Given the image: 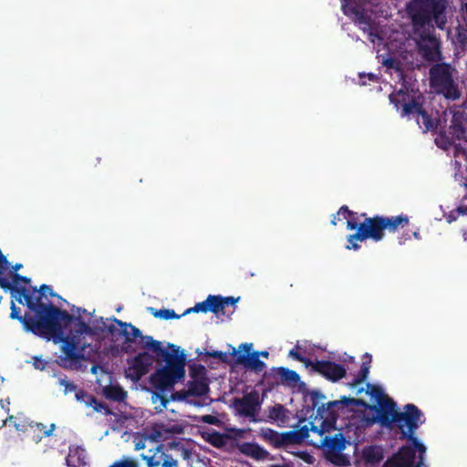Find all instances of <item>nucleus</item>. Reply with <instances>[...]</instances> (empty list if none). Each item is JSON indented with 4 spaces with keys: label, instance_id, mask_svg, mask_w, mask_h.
I'll return each instance as SVG.
<instances>
[{
    "label": "nucleus",
    "instance_id": "24",
    "mask_svg": "<svg viewBox=\"0 0 467 467\" xmlns=\"http://www.w3.org/2000/svg\"><path fill=\"white\" fill-rule=\"evenodd\" d=\"M362 459L366 464H378L383 459L382 449L378 446H367L362 450Z\"/></svg>",
    "mask_w": 467,
    "mask_h": 467
},
{
    "label": "nucleus",
    "instance_id": "9",
    "mask_svg": "<svg viewBox=\"0 0 467 467\" xmlns=\"http://www.w3.org/2000/svg\"><path fill=\"white\" fill-rule=\"evenodd\" d=\"M261 404L262 401L256 390H252L244 394L242 398H235L234 400V406L237 413L249 418L253 422L261 421V420L256 417L261 409Z\"/></svg>",
    "mask_w": 467,
    "mask_h": 467
},
{
    "label": "nucleus",
    "instance_id": "13",
    "mask_svg": "<svg viewBox=\"0 0 467 467\" xmlns=\"http://www.w3.org/2000/svg\"><path fill=\"white\" fill-rule=\"evenodd\" d=\"M413 446H402L392 459L407 467L423 466L425 451L421 452L414 444Z\"/></svg>",
    "mask_w": 467,
    "mask_h": 467
},
{
    "label": "nucleus",
    "instance_id": "50",
    "mask_svg": "<svg viewBox=\"0 0 467 467\" xmlns=\"http://www.w3.org/2000/svg\"><path fill=\"white\" fill-rule=\"evenodd\" d=\"M177 461L171 455H165V459L161 464L162 467H177Z\"/></svg>",
    "mask_w": 467,
    "mask_h": 467
},
{
    "label": "nucleus",
    "instance_id": "52",
    "mask_svg": "<svg viewBox=\"0 0 467 467\" xmlns=\"http://www.w3.org/2000/svg\"><path fill=\"white\" fill-rule=\"evenodd\" d=\"M383 65L388 68H399L398 61L393 57H389L383 61Z\"/></svg>",
    "mask_w": 467,
    "mask_h": 467
},
{
    "label": "nucleus",
    "instance_id": "37",
    "mask_svg": "<svg viewBox=\"0 0 467 467\" xmlns=\"http://www.w3.org/2000/svg\"><path fill=\"white\" fill-rule=\"evenodd\" d=\"M325 400H326V396L321 391H319V390L311 391L310 401H311V407L313 410L314 409L317 410V407H319L322 404L321 402Z\"/></svg>",
    "mask_w": 467,
    "mask_h": 467
},
{
    "label": "nucleus",
    "instance_id": "28",
    "mask_svg": "<svg viewBox=\"0 0 467 467\" xmlns=\"http://www.w3.org/2000/svg\"><path fill=\"white\" fill-rule=\"evenodd\" d=\"M371 364V355L366 353L358 375L354 378L351 386H357L365 381L368 376Z\"/></svg>",
    "mask_w": 467,
    "mask_h": 467
},
{
    "label": "nucleus",
    "instance_id": "12",
    "mask_svg": "<svg viewBox=\"0 0 467 467\" xmlns=\"http://www.w3.org/2000/svg\"><path fill=\"white\" fill-rule=\"evenodd\" d=\"M409 95L401 90L396 94L389 95V101L399 110L401 106V117H407L411 114H419L421 112L423 106L421 103L416 101L413 98L407 101Z\"/></svg>",
    "mask_w": 467,
    "mask_h": 467
},
{
    "label": "nucleus",
    "instance_id": "11",
    "mask_svg": "<svg viewBox=\"0 0 467 467\" xmlns=\"http://www.w3.org/2000/svg\"><path fill=\"white\" fill-rule=\"evenodd\" d=\"M153 363V357L144 351L136 355L130 361L127 370V376L133 380H140L141 377L150 371Z\"/></svg>",
    "mask_w": 467,
    "mask_h": 467
},
{
    "label": "nucleus",
    "instance_id": "56",
    "mask_svg": "<svg viewBox=\"0 0 467 467\" xmlns=\"http://www.w3.org/2000/svg\"><path fill=\"white\" fill-rule=\"evenodd\" d=\"M253 348V344L252 343H242L240 346H239V350H243L244 352H246V355H250V351Z\"/></svg>",
    "mask_w": 467,
    "mask_h": 467
},
{
    "label": "nucleus",
    "instance_id": "42",
    "mask_svg": "<svg viewBox=\"0 0 467 467\" xmlns=\"http://www.w3.org/2000/svg\"><path fill=\"white\" fill-rule=\"evenodd\" d=\"M58 384L64 387V393L67 394L77 389V385L67 379V376L58 379Z\"/></svg>",
    "mask_w": 467,
    "mask_h": 467
},
{
    "label": "nucleus",
    "instance_id": "64",
    "mask_svg": "<svg viewBox=\"0 0 467 467\" xmlns=\"http://www.w3.org/2000/svg\"><path fill=\"white\" fill-rule=\"evenodd\" d=\"M340 216H341V215H337V213H336V214H333V215H332V219H331V224H332V225H337V221H339V220H340Z\"/></svg>",
    "mask_w": 467,
    "mask_h": 467
},
{
    "label": "nucleus",
    "instance_id": "39",
    "mask_svg": "<svg viewBox=\"0 0 467 467\" xmlns=\"http://www.w3.org/2000/svg\"><path fill=\"white\" fill-rule=\"evenodd\" d=\"M208 311H209V306H208L207 298H206L204 301L197 303L193 307L186 309L182 316H185V315L192 313V312L207 313Z\"/></svg>",
    "mask_w": 467,
    "mask_h": 467
},
{
    "label": "nucleus",
    "instance_id": "10",
    "mask_svg": "<svg viewBox=\"0 0 467 467\" xmlns=\"http://www.w3.org/2000/svg\"><path fill=\"white\" fill-rule=\"evenodd\" d=\"M311 370L321 375L331 382H337L347 375L345 367L341 364L330 360H315L313 361Z\"/></svg>",
    "mask_w": 467,
    "mask_h": 467
},
{
    "label": "nucleus",
    "instance_id": "21",
    "mask_svg": "<svg viewBox=\"0 0 467 467\" xmlns=\"http://www.w3.org/2000/svg\"><path fill=\"white\" fill-rule=\"evenodd\" d=\"M449 130L455 140L467 141V131L462 115H453Z\"/></svg>",
    "mask_w": 467,
    "mask_h": 467
},
{
    "label": "nucleus",
    "instance_id": "59",
    "mask_svg": "<svg viewBox=\"0 0 467 467\" xmlns=\"http://www.w3.org/2000/svg\"><path fill=\"white\" fill-rule=\"evenodd\" d=\"M0 286L2 288H11L12 287V283H10L5 278L0 277Z\"/></svg>",
    "mask_w": 467,
    "mask_h": 467
},
{
    "label": "nucleus",
    "instance_id": "48",
    "mask_svg": "<svg viewBox=\"0 0 467 467\" xmlns=\"http://www.w3.org/2000/svg\"><path fill=\"white\" fill-rule=\"evenodd\" d=\"M109 467H138V464L131 460H125L120 462H116L111 464Z\"/></svg>",
    "mask_w": 467,
    "mask_h": 467
},
{
    "label": "nucleus",
    "instance_id": "4",
    "mask_svg": "<svg viewBox=\"0 0 467 467\" xmlns=\"http://www.w3.org/2000/svg\"><path fill=\"white\" fill-rule=\"evenodd\" d=\"M364 220L358 230L347 237L348 244L346 248L348 250H358L360 245L358 242H363L368 239H372L374 242L381 241L385 236V231L389 233H395L399 228H403L409 225V217L405 214H400L397 216H382L375 215L368 217L367 213H363L359 215Z\"/></svg>",
    "mask_w": 467,
    "mask_h": 467
},
{
    "label": "nucleus",
    "instance_id": "14",
    "mask_svg": "<svg viewBox=\"0 0 467 467\" xmlns=\"http://www.w3.org/2000/svg\"><path fill=\"white\" fill-rule=\"evenodd\" d=\"M232 355L236 356V364L243 365L247 369L256 373H260L266 368V364L259 359L258 351H254L250 355H246L244 353L237 354L236 349L233 348Z\"/></svg>",
    "mask_w": 467,
    "mask_h": 467
},
{
    "label": "nucleus",
    "instance_id": "47",
    "mask_svg": "<svg viewBox=\"0 0 467 467\" xmlns=\"http://www.w3.org/2000/svg\"><path fill=\"white\" fill-rule=\"evenodd\" d=\"M228 431H229V433H227L226 435H231L232 436L231 439H237V438H243L244 436V434L246 433L247 430L233 428V429H230Z\"/></svg>",
    "mask_w": 467,
    "mask_h": 467
},
{
    "label": "nucleus",
    "instance_id": "63",
    "mask_svg": "<svg viewBox=\"0 0 467 467\" xmlns=\"http://www.w3.org/2000/svg\"><path fill=\"white\" fill-rule=\"evenodd\" d=\"M5 401H6V404H5V400H0V405H1V407H2L4 410H5L8 412V411H9V404H10V402H9V400H5Z\"/></svg>",
    "mask_w": 467,
    "mask_h": 467
},
{
    "label": "nucleus",
    "instance_id": "19",
    "mask_svg": "<svg viewBox=\"0 0 467 467\" xmlns=\"http://www.w3.org/2000/svg\"><path fill=\"white\" fill-rule=\"evenodd\" d=\"M347 441L342 433L338 432L333 437L326 436L322 441L327 455L334 452H341L346 449Z\"/></svg>",
    "mask_w": 467,
    "mask_h": 467
},
{
    "label": "nucleus",
    "instance_id": "3",
    "mask_svg": "<svg viewBox=\"0 0 467 467\" xmlns=\"http://www.w3.org/2000/svg\"><path fill=\"white\" fill-rule=\"evenodd\" d=\"M146 346L155 354L158 361H164L165 365L157 368L149 378V383L154 389V395L166 408L170 400L165 396L166 391L173 389L174 385L185 378V366L187 357L180 347L168 343L167 348L161 341L153 337H146Z\"/></svg>",
    "mask_w": 467,
    "mask_h": 467
},
{
    "label": "nucleus",
    "instance_id": "31",
    "mask_svg": "<svg viewBox=\"0 0 467 467\" xmlns=\"http://www.w3.org/2000/svg\"><path fill=\"white\" fill-rule=\"evenodd\" d=\"M417 122L420 125L422 124L425 132L436 128L432 118L424 109H422L421 112L418 114Z\"/></svg>",
    "mask_w": 467,
    "mask_h": 467
},
{
    "label": "nucleus",
    "instance_id": "43",
    "mask_svg": "<svg viewBox=\"0 0 467 467\" xmlns=\"http://www.w3.org/2000/svg\"><path fill=\"white\" fill-rule=\"evenodd\" d=\"M456 39L462 48L467 47V28L459 26L457 28Z\"/></svg>",
    "mask_w": 467,
    "mask_h": 467
},
{
    "label": "nucleus",
    "instance_id": "23",
    "mask_svg": "<svg viewBox=\"0 0 467 467\" xmlns=\"http://www.w3.org/2000/svg\"><path fill=\"white\" fill-rule=\"evenodd\" d=\"M187 386V393L191 397H202L210 390L208 379H191Z\"/></svg>",
    "mask_w": 467,
    "mask_h": 467
},
{
    "label": "nucleus",
    "instance_id": "60",
    "mask_svg": "<svg viewBox=\"0 0 467 467\" xmlns=\"http://www.w3.org/2000/svg\"><path fill=\"white\" fill-rule=\"evenodd\" d=\"M148 467H158L160 465L159 461H154L152 457L149 458L147 461Z\"/></svg>",
    "mask_w": 467,
    "mask_h": 467
},
{
    "label": "nucleus",
    "instance_id": "27",
    "mask_svg": "<svg viewBox=\"0 0 467 467\" xmlns=\"http://www.w3.org/2000/svg\"><path fill=\"white\" fill-rule=\"evenodd\" d=\"M288 410L281 404H275L268 408V419L272 421L285 423L288 420Z\"/></svg>",
    "mask_w": 467,
    "mask_h": 467
},
{
    "label": "nucleus",
    "instance_id": "6",
    "mask_svg": "<svg viewBox=\"0 0 467 467\" xmlns=\"http://www.w3.org/2000/svg\"><path fill=\"white\" fill-rule=\"evenodd\" d=\"M363 404L361 399L346 396H343L339 400L322 403L317 407L316 416V420L319 419V420H321L320 426H316L314 422H311V431L319 435H323L325 432L336 430V423L340 413L344 414L345 410H348L350 406Z\"/></svg>",
    "mask_w": 467,
    "mask_h": 467
},
{
    "label": "nucleus",
    "instance_id": "29",
    "mask_svg": "<svg viewBox=\"0 0 467 467\" xmlns=\"http://www.w3.org/2000/svg\"><path fill=\"white\" fill-rule=\"evenodd\" d=\"M231 435H226L220 433L217 431H213L212 433L208 434L206 441L215 448L221 449L226 443V439H231Z\"/></svg>",
    "mask_w": 467,
    "mask_h": 467
},
{
    "label": "nucleus",
    "instance_id": "32",
    "mask_svg": "<svg viewBox=\"0 0 467 467\" xmlns=\"http://www.w3.org/2000/svg\"><path fill=\"white\" fill-rule=\"evenodd\" d=\"M293 444H298L293 431H285L279 434L278 449Z\"/></svg>",
    "mask_w": 467,
    "mask_h": 467
},
{
    "label": "nucleus",
    "instance_id": "36",
    "mask_svg": "<svg viewBox=\"0 0 467 467\" xmlns=\"http://www.w3.org/2000/svg\"><path fill=\"white\" fill-rule=\"evenodd\" d=\"M327 458L335 465L346 466L349 464L348 459L341 452L327 454Z\"/></svg>",
    "mask_w": 467,
    "mask_h": 467
},
{
    "label": "nucleus",
    "instance_id": "26",
    "mask_svg": "<svg viewBox=\"0 0 467 467\" xmlns=\"http://www.w3.org/2000/svg\"><path fill=\"white\" fill-rule=\"evenodd\" d=\"M276 374L280 378L281 382L288 386L294 387L300 381V376L297 372L285 367L277 368Z\"/></svg>",
    "mask_w": 467,
    "mask_h": 467
},
{
    "label": "nucleus",
    "instance_id": "49",
    "mask_svg": "<svg viewBox=\"0 0 467 467\" xmlns=\"http://www.w3.org/2000/svg\"><path fill=\"white\" fill-rule=\"evenodd\" d=\"M103 326L104 329L110 333L112 336H114L116 333H119V326L115 322H113V318L111 319L110 324H106L105 322H103Z\"/></svg>",
    "mask_w": 467,
    "mask_h": 467
},
{
    "label": "nucleus",
    "instance_id": "55",
    "mask_svg": "<svg viewBox=\"0 0 467 467\" xmlns=\"http://www.w3.org/2000/svg\"><path fill=\"white\" fill-rule=\"evenodd\" d=\"M458 213L467 215V197L463 198V202L456 209Z\"/></svg>",
    "mask_w": 467,
    "mask_h": 467
},
{
    "label": "nucleus",
    "instance_id": "2",
    "mask_svg": "<svg viewBox=\"0 0 467 467\" xmlns=\"http://www.w3.org/2000/svg\"><path fill=\"white\" fill-rule=\"evenodd\" d=\"M366 393L374 400L377 404L370 405L364 400L363 405H358L365 410L374 413L367 414L365 411H356L349 420V424L356 430H366L375 423L389 430L399 429L401 433L400 439H406L414 444L421 452L426 451V447L418 441L415 432L424 423L425 418L422 411L414 404L409 403L400 411L396 402L387 397L381 387L368 383Z\"/></svg>",
    "mask_w": 467,
    "mask_h": 467
},
{
    "label": "nucleus",
    "instance_id": "25",
    "mask_svg": "<svg viewBox=\"0 0 467 467\" xmlns=\"http://www.w3.org/2000/svg\"><path fill=\"white\" fill-rule=\"evenodd\" d=\"M103 395L109 400L122 402L127 398V391L119 385H109L103 389Z\"/></svg>",
    "mask_w": 467,
    "mask_h": 467
},
{
    "label": "nucleus",
    "instance_id": "17",
    "mask_svg": "<svg viewBox=\"0 0 467 467\" xmlns=\"http://www.w3.org/2000/svg\"><path fill=\"white\" fill-rule=\"evenodd\" d=\"M238 298L233 296L223 297L222 296L209 295L207 296V303L209 306V311L213 314H225V308L229 306H233V311L235 309V304Z\"/></svg>",
    "mask_w": 467,
    "mask_h": 467
},
{
    "label": "nucleus",
    "instance_id": "61",
    "mask_svg": "<svg viewBox=\"0 0 467 467\" xmlns=\"http://www.w3.org/2000/svg\"><path fill=\"white\" fill-rule=\"evenodd\" d=\"M460 214H461V213H458L456 210L451 211V212L450 213V215H449V219H448V221H449V222H452V221L456 220V219H457V217H458V215H460Z\"/></svg>",
    "mask_w": 467,
    "mask_h": 467
},
{
    "label": "nucleus",
    "instance_id": "40",
    "mask_svg": "<svg viewBox=\"0 0 467 467\" xmlns=\"http://www.w3.org/2000/svg\"><path fill=\"white\" fill-rule=\"evenodd\" d=\"M32 423L33 421H29L27 419H18L14 421V426L17 431L27 434Z\"/></svg>",
    "mask_w": 467,
    "mask_h": 467
},
{
    "label": "nucleus",
    "instance_id": "20",
    "mask_svg": "<svg viewBox=\"0 0 467 467\" xmlns=\"http://www.w3.org/2000/svg\"><path fill=\"white\" fill-rule=\"evenodd\" d=\"M55 428L54 423L50 424L47 429L43 423L33 421L26 435L36 443H38L43 438L50 436Z\"/></svg>",
    "mask_w": 467,
    "mask_h": 467
},
{
    "label": "nucleus",
    "instance_id": "53",
    "mask_svg": "<svg viewBox=\"0 0 467 467\" xmlns=\"http://www.w3.org/2000/svg\"><path fill=\"white\" fill-rule=\"evenodd\" d=\"M10 263L6 259V257L3 254L2 251L0 250V274L3 273V271L6 270L9 266Z\"/></svg>",
    "mask_w": 467,
    "mask_h": 467
},
{
    "label": "nucleus",
    "instance_id": "30",
    "mask_svg": "<svg viewBox=\"0 0 467 467\" xmlns=\"http://www.w3.org/2000/svg\"><path fill=\"white\" fill-rule=\"evenodd\" d=\"M259 434L265 441H268L274 448L278 449L280 432L271 428H262L260 430Z\"/></svg>",
    "mask_w": 467,
    "mask_h": 467
},
{
    "label": "nucleus",
    "instance_id": "46",
    "mask_svg": "<svg viewBox=\"0 0 467 467\" xmlns=\"http://www.w3.org/2000/svg\"><path fill=\"white\" fill-rule=\"evenodd\" d=\"M188 397H191V395L187 393V389L186 390L183 389V390L175 391L174 393H172L171 395V399H169V400L182 401V400H185Z\"/></svg>",
    "mask_w": 467,
    "mask_h": 467
},
{
    "label": "nucleus",
    "instance_id": "58",
    "mask_svg": "<svg viewBox=\"0 0 467 467\" xmlns=\"http://www.w3.org/2000/svg\"><path fill=\"white\" fill-rule=\"evenodd\" d=\"M202 421L208 424H214L216 422V419L212 415H204L202 416Z\"/></svg>",
    "mask_w": 467,
    "mask_h": 467
},
{
    "label": "nucleus",
    "instance_id": "7",
    "mask_svg": "<svg viewBox=\"0 0 467 467\" xmlns=\"http://www.w3.org/2000/svg\"><path fill=\"white\" fill-rule=\"evenodd\" d=\"M455 69L449 63H435L429 69L430 87L436 94L442 95L446 99L457 100L462 92L453 78Z\"/></svg>",
    "mask_w": 467,
    "mask_h": 467
},
{
    "label": "nucleus",
    "instance_id": "5",
    "mask_svg": "<svg viewBox=\"0 0 467 467\" xmlns=\"http://www.w3.org/2000/svg\"><path fill=\"white\" fill-rule=\"evenodd\" d=\"M446 9V0H410L406 5L413 32L420 28L434 30L432 22L438 28L443 29L447 24Z\"/></svg>",
    "mask_w": 467,
    "mask_h": 467
},
{
    "label": "nucleus",
    "instance_id": "62",
    "mask_svg": "<svg viewBox=\"0 0 467 467\" xmlns=\"http://www.w3.org/2000/svg\"><path fill=\"white\" fill-rule=\"evenodd\" d=\"M409 239H410V234H402V236L399 238V244H403L405 241Z\"/></svg>",
    "mask_w": 467,
    "mask_h": 467
},
{
    "label": "nucleus",
    "instance_id": "45",
    "mask_svg": "<svg viewBox=\"0 0 467 467\" xmlns=\"http://www.w3.org/2000/svg\"><path fill=\"white\" fill-rule=\"evenodd\" d=\"M12 280H13L12 285H15V286H19L18 285H19L20 282L27 285L31 281L29 277L21 275L18 273H14L13 274Z\"/></svg>",
    "mask_w": 467,
    "mask_h": 467
},
{
    "label": "nucleus",
    "instance_id": "51",
    "mask_svg": "<svg viewBox=\"0 0 467 467\" xmlns=\"http://www.w3.org/2000/svg\"><path fill=\"white\" fill-rule=\"evenodd\" d=\"M47 362L41 358L35 357L34 358V367L36 369L44 370L46 368Z\"/></svg>",
    "mask_w": 467,
    "mask_h": 467
},
{
    "label": "nucleus",
    "instance_id": "38",
    "mask_svg": "<svg viewBox=\"0 0 467 467\" xmlns=\"http://www.w3.org/2000/svg\"><path fill=\"white\" fill-rule=\"evenodd\" d=\"M325 400H326V396L321 391H319V390L311 391L310 401H311V407L313 410L314 409L317 410V407H319L322 404L321 402Z\"/></svg>",
    "mask_w": 467,
    "mask_h": 467
},
{
    "label": "nucleus",
    "instance_id": "22",
    "mask_svg": "<svg viewBox=\"0 0 467 467\" xmlns=\"http://www.w3.org/2000/svg\"><path fill=\"white\" fill-rule=\"evenodd\" d=\"M337 215H342L347 220L348 230H357L358 232L362 222L359 221L358 213L349 210L347 205H343L337 211Z\"/></svg>",
    "mask_w": 467,
    "mask_h": 467
},
{
    "label": "nucleus",
    "instance_id": "1",
    "mask_svg": "<svg viewBox=\"0 0 467 467\" xmlns=\"http://www.w3.org/2000/svg\"><path fill=\"white\" fill-rule=\"evenodd\" d=\"M31 288L32 291L26 286L12 285L11 288H4L18 294L17 302L23 304L24 299L26 306L35 315L22 316L20 308L12 302L10 318L18 320L25 330L34 335L46 338H58L63 343L61 349L67 359L76 362L83 359L82 351L89 344L82 342L81 337L85 335H94L91 327L80 317H74L67 310L60 309L52 303H43L42 296H46V290H50L51 297L57 296L50 285L43 284L38 290L36 286Z\"/></svg>",
    "mask_w": 467,
    "mask_h": 467
},
{
    "label": "nucleus",
    "instance_id": "54",
    "mask_svg": "<svg viewBox=\"0 0 467 467\" xmlns=\"http://www.w3.org/2000/svg\"><path fill=\"white\" fill-rule=\"evenodd\" d=\"M367 77L368 78V80L370 81H377L379 79L378 76L373 74V73H368V74H359V78L360 79H363V78ZM367 82L364 81V80H361V85H366Z\"/></svg>",
    "mask_w": 467,
    "mask_h": 467
},
{
    "label": "nucleus",
    "instance_id": "57",
    "mask_svg": "<svg viewBox=\"0 0 467 467\" xmlns=\"http://www.w3.org/2000/svg\"><path fill=\"white\" fill-rule=\"evenodd\" d=\"M461 10H462V19H463V21H464V23H465V26H466V28H467V2H465V3H463V4L462 5V8H461Z\"/></svg>",
    "mask_w": 467,
    "mask_h": 467
},
{
    "label": "nucleus",
    "instance_id": "8",
    "mask_svg": "<svg viewBox=\"0 0 467 467\" xmlns=\"http://www.w3.org/2000/svg\"><path fill=\"white\" fill-rule=\"evenodd\" d=\"M413 34L418 52L425 61L437 63L442 60L441 40L434 35V30L420 28Z\"/></svg>",
    "mask_w": 467,
    "mask_h": 467
},
{
    "label": "nucleus",
    "instance_id": "34",
    "mask_svg": "<svg viewBox=\"0 0 467 467\" xmlns=\"http://www.w3.org/2000/svg\"><path fill=\"white\" fill-rule=\"evenodd\" d=\"M298 348H299L298 346H296V348H292L289 351L288 356L290 358H294L295 360L303 363L306 368H310L312 363H313V360H311L310 358L303 356L300 352H298V350H297Z\"/></svg>",
    "mask_w": 467,
    "mask_h": 467
},
{
    "label": "nucleus",
    "instance_id": "41",
    "mask_svg": "<svg viewBox=\"0 0 467 467\" xmlns=\"http://www.w3.org/2000/svg\"><path fill=\"white\" fill-rule=\"evenodd\" d=\"M309 431H311V428L309 429L306 425L300 427L298 430L293 431L298 444L309 436Z\"/></svg>",
    "mask_w": 467,
    "mask_h": 467
},
{
    "label": "nucleus",
    "instance_id": "15",
    "mask_svg": "<svg viewBox=\"0 0 467 467\" xmlns=\"http://www.w3.org/2000/svg\"><path fill=\"white\" fill-rule=\"evenodd\" d=\"M113 322H115L119 327H121L120 334L125 337L126 342L133 343L135 342L136 338L140 337V348L150 350V348L145 347L147 342L145 338L151 337L150 336H143L141 331L130 323L123 322L115 317L113 318Z\"/></svg>",
    "mask_w": 467,
    "mask_h": 467
},
{
    "label": "nucleus",
    "instance_id": "33",
    "mask_svg": "<svg viewBox=\"0 0 467 467\" xmlns=\"http://www.w3.org/2000/svg\"><path fill=\"white\" fill-rule=\"evenodd\" d=\"M190 377L192 379H208L206 377V368L202 364H193L190 366Z\"/></svg>",
    "mask_w": 467,
    "mask_h": 467
},
{
    "label": "nucleus",
    "instance_id": "18",
    "mask_svg": "<svg viewBox=\"0 0 467 467\" xmlns=\"http://www.w3.org/2000/svg\"><path fill=\"white\" fill-rule=\"evenodd\" d=\"M235 446L241 453L256 461H263L269 456V452L256 442H237Z\"/></svg>",
    "mask_w": 467,
    "mask_h": 467
},
{
    "label": "nucleus",
    "instance_id": "44",
    "mask_svg": "<svg viewBox=\"0 0 467 467\" xmlns=\"http://www.w3.org/2000/svg\"><path fill=\"white\" fill-rule=\"evenodd\" d=\"M206 355L209 357L214 358H218L220 361H222L223 363L229 362L228 355L226 352L213 350V351H207Z\"/></svg>",
    "mask_w": 467,
    "mask_h": 467
},
{
    "label": "nucleus",
    "instance_id": "16",
    "mask_svg": "<svg viewBox=\"0 0 467 467\" xmlns=\"http://www.w3.org/2000/svg\"><path fill=\"white\" fill-rule=\"evenodd\" d=\"M76 400L84 403L87 407H92L94 411L103 412L105 415H112L113 412L105 402L99 401L94 395L84 389L76 392Z\"/></svg>",
    "mask_w": 467,
    "mask_h": 467
},
{
    "label": "nucleus",
    "instance_id": "35",
    "mask_svg": "<svg viewBox=\"0 0 467 467\" xmlns=\"http://www.w3.org/2000/svg\"><path fill=\"white\" fill-rule=\"evenodd\" d=\"M153 316L155 317H158V318H161V319H164V320L178 319L181 317H182V315H177L174 312V310H172V309H166V308H162V309H160V310H155L153 312Z\"/></svg>",
    "mask_w": 467,
    "mask_h": 467
}]
</instances>
